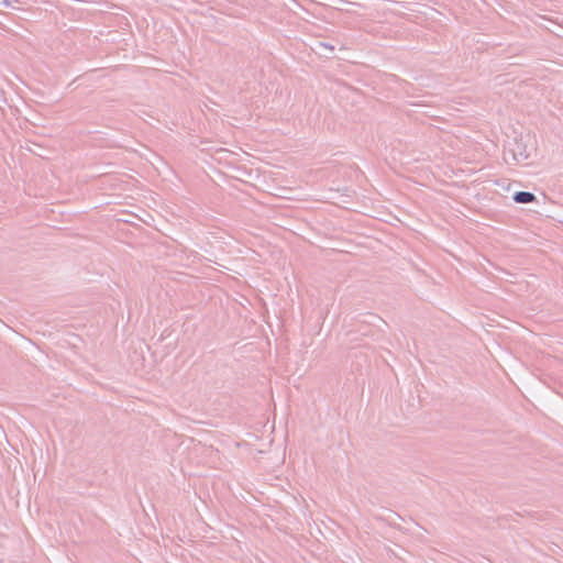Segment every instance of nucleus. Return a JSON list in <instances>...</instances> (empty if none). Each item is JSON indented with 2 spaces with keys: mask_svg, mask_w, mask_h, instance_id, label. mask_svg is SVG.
I'll list each match as a JSON object with an SVG mask.
<instances>
[{
  "mask_svg": "<svg viewBox=\"0 0 563 563\" xmlns=\"http://www.w3.org/2000/svg\"><path fill=\"white\" fill-rule=\"evenodd\" d=\"M514 199L519 203H528L534 200V196L531 192L519 191L515 195Z\"/></svg>",
  "mask_w": 563,
  "mask_h": 563,
  "instance_id": "obj_1",
  "label": "nucleus"
}]
</instances>
